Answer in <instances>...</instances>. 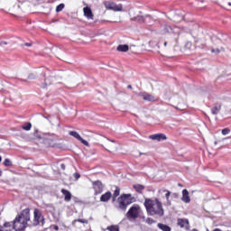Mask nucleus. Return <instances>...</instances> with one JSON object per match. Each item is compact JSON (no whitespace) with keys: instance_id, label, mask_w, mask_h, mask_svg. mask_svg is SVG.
<instances>
[{"instance_id":"obj_1","label":"nucleus","mask_w":231,"mask_h":231,"mask_svg":"<svg viewBox=\"0 0 231 231\" xmlns=\"http://www.w3.org/2000/svg\"><path fill=\"white\" fill-rule=\"evenodd\" d=\"M144 207L148 216H158V217H163V206L158 199H146L144 201Z\"/></svg>"},{"instance_id":"obj_2","label":"nucleus","mask_w":231,"mask_h":231,"mask_svg":"<svg viewBox=\"0 0 231 231\" xmlns=\"http://www.w3.org/2000/svg\"><path fill=\"white\" fill-rule=\"evenodd\" d=\"M131 194H122L117 199L119 210H122V212H125V210H127V207H129V205H131L134 202L133 198H131Z\"/></svg>"},{"instance_id":"obj_3","label":"nucleus","mask_w":231,"mask_h":231,"mask_svg":"<svg viewBox=\"0 0 231 231\" xmlns=\"http://www.w3.org/2000/svg\"><path fill=\"white\" fill-rule=\"evenodd\" d=\"M27 226L28 224H26L22 218H19L18 216L13 221V228L15 231H24Z\"/></svg>"},{"instance_id":"obj_4","label":"nucleus","mask_w":231,"mask_h":231,"mask_svg":"<svg viewBox=\"0 0 231 231\" xmlns=\"http://www.w3.org/2000/svg\"><path fill=\"white\" fill-rule=\"evenodd\" d=\"M33 225L38 226V225H44V217L42 213L38 208H35L33 211Z\"/></svg>"},{"instance_id":"obj_5","label":"nucleus","mask_w":231,"mask_h":231,"mask_svg":"<svg viewBox=\"0 0 231 231\" xmlns=\"http://www.w3.org/2000/svg\"><path fill=\"white\" fill-rule=\"evenodd\" d=\"M138 216H140V207L134 205L126 213V217L128 219H137Z\"/></svg>"},{"instance_id":"obj_6","label":"nucleus","mask_w":231,"mask_h":231,"mask_svg":"<svg viewBox=\"0 0 231 231\" xmlns=\"http://www.w3.org/2000/svg\"><path fill=\"white\" fill-rule=\"evenodd\" d=\"M104 5L106 10H112L113 12H122L124 10L122 4L117 5L116 3L107 1Z\"/></svg>"},{"instance_id":"obj_7","label":"nucleus","mask_w":231,"mask_h":231,"mask_svg":"<svg viewBox=\"0 0 231 231\" xmlns=\"http://www.w3.org/2000/svg\"><path fill=\"white\" fill-rule=\"evenodd\" d=\"M93 189L95 190V195L97 196V194H102L104 190V184H102V181L96 180L92 181Z\"/></svg>"},{"instance_id":"obj_8","label":"nucleus","mask_w":231,"mask_h":231,"mask_svg":"<svg viewBox=\"0 0 231 231\" xmlns=\"http://www.w3.org/2000/svg\"><path fill=\"white\" fill-rule=\"evenodd\" d=\"M42 142L46 147H55V137L47 135L42 138Z\"/></svg>"},{"instance_id":"obj_9","label":"nucleus","mask_w":231,"mask_h":231,"mask_svg":"<svg viewBox=\"0 0 231 231\" xmlns=\"http://www.w3.org/2000/svg\"><path fill=\"white\" fill-rule=\"evenodd\" d=\"M138 97H141L146 102H156V97L147 92H141L138 94Z\"/></svg>"},{"instance_id":"obj_10","label":"nucleus","mask_w":231,"mask_h":231,"mask_svg":"<svg viewBox=\"0 0 231 231\" xmlns=\"http://www.w3.org/2000/svg\"><path fill=\"white\" fill-rule=\"evenodd\" d=\"M69 134L70 136H73L74 138H76V140H79V142H81V143H83V145H86V147H89V143H88V141L84 140L80 134H79L77 132L75 131H70L69 133Z\"/></svg>"},{"instance_id":"obj_11","label":"nucleus","mask_w":231,"mask_h":231,"mask_svg":"<svg viewBox=\"0 0 231 231\" xmlns=\"http://www.w3.org/2000/svg\"><path fill=\"white\" fill-rule=\"evenodd\" d=\"M19 219H22L26 224H28V221H30V208H25L22 211L20 215H18Z\"/></svg>"},{"instance_id":"obj_12","label":"nucleus","mask_w":231,"mask_h":231,"mask_svg":"<svg viewBox=\"0 0 231 231\" xmlns=\"http://www.w3.org/2000/svg\"><path fill=\"white\" fill-rule=\"evenodd\" d=\"M130 21H134L135 23H139L140 24L145 23V18L143 15L137 14L136 16H133L132 14H130Z\"/></svg>"},{"instance_id":"obj_13","label":"nucleus","mask_w":231,"mask_h":231,"mask_svg":"<svg viewBox=\"0 0 231 231\" xmlns=\"http://www.w3.org/2000/svg\"><path fill=\"white\" fill-rule=\"evenodd\" d=\"M151 140H156L157 142H162V140H167V135L164 134H155L150 135Z\"/></svg>"},{"instance_id":"obj_14","label":"nucleus","mask_w":231,"mask_h":231,"mask_svg":"<svg viewBox=\"0 0 231 231\" xmlns=\"http://www.w3.org/2000/svg\"><path fill=\"white\" fill-rule=\"evenodd\" d=\"M117 149H118V144L115 142H109L106 144V151H108V152H116Z\"/></svg>"},{"instance_id":"obj_15","label":"nucleus","mask_w":231,"mask_h":231,"mask_svg":"<svg viewBox=\"0 0 231 231\" xmlns=\"http://www.w3.org/2000/svg\"><path fill=\"white\" fill-rule=\"evenodd\" d=\"M111 198H113V193H111V191H107L105 194L101 195L100 201L102 203H107V201H109Z\"/></svg>"},{"instance_id":"obj_16","label":"nucleus","mask_w":231,"mask_h":231,"mask_svg":"<svg viewBox=\"0 0 231 231\" xmlns=\"http://www.w3.org/2000/svg\"><path fill=\"white\" fill-rule=\"evenodd\" d=\"M177 225L180 226V228H189V219L179 218L177 221Z\"/></svg>"},{"instance_id":"obj_17","label":"nucleus","mask_w":231,"mask_h":231,"mask_svg":"<svg viewBox=\"0 0 231 231\" xmlns=\"http://www.w3.org/2000/svg\"><path fill=\"white\" fill-rule=\"evenodd\" d=\"M133 48H134V45H131L130 47L127 44L118 45L117 51L125 52V51H129V50H133Z\"/></svg>"},{"instance_id":"obj_18","label":"nucleus","mask_w":231,"mask_h":231,"mask_svg":"<svg viewBox=\"0 0 231 231\" xmlns=\"http://www.w3.org/2000/svg\"><path fill=\"white\" fill-rule=\"evenodd\" d=\"M181 201H183V203H190V197L189 196V190L187 189L182 190Z\"/></svg>"},{"instance_id":"obj_19","label":"nucleus","mask_w":231,"mask_h":231,"mask_svg":"<svg viewBox=\"0 0 231 231\" xmlns=\"http://www.w3.org/2000/svg\"><path fill=\"white\" fill-rule=\"evenodd\" d=\"M83 12H84V15H85V17H87V19H93V11H91V8L84 7Z\"/></svg>"},{"instance_id":"obj_20","label":"nucleus","mask_w":231,"mask_h":231,"mask_svg":"<svg viewBox=\"0 0 231 231\" xmlns=\"http://www.w3.org/2000/svg\"><path fill=\"white\" fill-rule=\"evenodd\" d=\"M54 80H55V78H53V76H49L45 78V82H44V85H42V88H46V86H51Z\"/></svg>"},{"instance_id":"obj_21","label":"nucleus","mask_w":231,"mask_h":231,"mask_svg":"<svg viewBox=\"0 0 231 231\" xmlns=\"http://www.w3.org/2000/svg\"><path fill=\"white\" fill-rule=\"evenodd\" d=\"M61 194L65 196V201H71V192H69V190L62 189Z\"/></svg>"},{"instance_id":"obj_22","label":"nucleus","mask_w":231,"mask_h":231,"mask_svg":"<svg viewBox=\"0 0 231 231\" xmlns=\"http://www.w3.org/2000/svg\"><path fill=\"white\" fill-rule=\"evenodd\" d=\"M221 111V104H217L213 108H211L212 115H218Z\"/></svg>"},{"instance_id":"obj_23","label":"nucleus","mask_w":231,"mask_h":231,"mask_svg":"<svg viewBox=\"0 0 231 231\" xmlns=\"http://www.w3.org/2000/svg\"><path fill=\"white\" fill-rule=\"evenodd\" d=\"M134 189L136 190V192H139V194H142V190H143V189H145V186H143L142 184H135V185H134Z\"/></svg>"},{"instance_id":"obj_24","label":"nucleus","mask_w":231,"mask_h":231,"mask_svg":"<svg viewBox=\"0 0 231 231\" xmlns=\"http://www.w3.org/2000/svg\"><path fill=\"white\" fill-rule=\"evenodd\" d=\"M158 228H160V230H162V231H171V226L162 223L158 224Z\"/></svg>"},{"instance_id":"obj_25","label":"nucleus","mask_w":231,"mask_h":231,"mask_svg":"<svg viewBox=\"0 0 231 231\" xmlns=\"http://www.w3.org/2000/svg\"><path fill=\"white\" fill-rule=\"evenodd\" d=\"M159 194H163V192L165 193V198L167 199V201H169V198H171V191L167 190V189H159Z\"/></svg>"},{"instance_id":"obj_26","label":"nucleus","mask_w":231,"mask_h":231,"mask_svg":"<svg viewBox=\"0 0 231 231\" xmlns=\"http://www.w3.org/2000/svg\"><path fill=\"white\" fill-rule=\"evenodd\" d=\"M106 230H108V231H120V226H118L117 225L108 226L106 227Z\"/></svg>"},{"instance_id":"obj_27","label":"nucleus","mask_w":231,"mask_h":231,"mask_svg":"<svg viewBox=\"0 0 231 231\" xmlns=\"http://www.w3.org/2000/svg\"><path fill=\"white\" fill-rule=\"evenodd\" d=\"M196 47L199 48L200 50H205V48H207V43L202 42L199 44V42L196 41Z\"/></svg>"},{"instance_id":"obj_28","label":"nucleus","mask_w":231,"mask_h":231,"mask_svg":"<svg viewBox=\"0 0 231 231\" xmlns=\"http://www.w3.org/2000/svg\"><path fill=\"white\" fill-rule=\"evenodd\" d=\"M22 129H23V131H30V129H32V123H25L22 126Z\"/></svg>"},{"instance_id":"obj_29","label":"nucleus","mask_w":231,"mask_h":231,"mask_svg":"<svg viewBox=\"0 0 231 231\" xmlns=\"http://www.w3.org/2000/svg\"><path fill=\"white\" fill-rule=\"evenodd\" d=\"M64 4H60L59 5L56 6V12L59 14V12H62L64 10Z\"/></svg>"},{"instance_id":"obj_30","label":"nucleus","mask_w":231,"mask_h":231,"mask_svg":"<svg viewBox=\"0 0 231 231\" xmlns=\"http://www.w3.org/2000/svg\"><path fill=\"white\" fill-rule=\"evenodd\" d=\"M172 32V27L171 25L164 26V33H171Z\"/></svg>"},{"instance_id":"obj_31","label":"nucleus","mask_w":231,"mask_h":231,"mask_svg":"<svg viewBox=\"0 0 231 231\" xmlns=\"http://www.w3.org/2000/svg\"><path fill=\"white\" fill-rule=\"evenodd\" d=\"M113 196H115V198H118L120 196V188L116 187Z\"/></svg>"},{"instance_id":"obj_32","label":"nucleus","mask_w":231,"mask_h":231,"mask_svg":"<svg viewBox=\"0 0 231 231\" xmlns=\"http://www.w3.org/2000/svg\"><path fill=\"white\" fill-rule=\"evenodd\" d=\"M3 226L10 230V228L14 226V222H5Z\"/></svg>"},{"instance_id":"obj_33","label":"nucleus","mask_w":231,"mask_h":231,"mask_svg":"<svg viewBox=\"0 0 231 231\" xmlns=\"http://www.w3.org/2000/svg\"><path fill=\"white\" fill-rule=\"evenodd\" d=\"M222 134H223L224 136H226V134H230V128H224V129L222 130Z\"/></svg>"},{"instance_id":"obj_34","label":"nucleus","mask_w":231,"mask_h":231,"mask_svg":"<svg viewBox=\"0 0 231 231\" xmlns=\"http://www.w3.org/2000/svg\"><path fill=\"white\" fill-rule=\"evenodd\" d=\"M4 165H5V167H10L12 165V161H10V159H5L4 161Z\"/></svg>"},{"instance_id":"obj_35","label":"nucleus","mask_w":231,"mask_h":231,"mask_svg":"<svg viewBox=\"0 0 231 231\" xmlns=\"http://www.w3.org/2000/svg\"><path fill=\"white\" fill-rule=\"evenodd\" d=\"M146 223H147L148 225H152V224L156 223V221H155L154 219L151 218V217H148V218L146 219Z\"/></svg>"},{"instance_id":"obj_36","label":"nucleus","mask_w":231,"mask_h":231,"mask_svg":"<svg viewBox=\"0 0 231 231\" xmlns=\"http://www.w3.org/2000/svg\"><path fill=\"white\" fill-rule=\"evenodd\" d=\"M28 79H29V80H35V79H37V75L29 74Z\"/></svg>"},{"instance_id":"obj_37","label":"nucleus","mask_w":231,"mask_h":231,"mask_svg":"<svg viewBox=\"0 0 231 231\" xmlns=\"http://www.w3.org/2000/svg\"><path fill=\"white\" fill-rule=\"evenodd\" d=\"M77 221H78V223H83L85 225H88V220H86L84 218H79L78 220H75V222H77Z\"/></svg>"},{"instance_id":"obj_38","label":"nucleus","mask_w":231,"mask_h":231,"mask_svg":"<svg viewBox=\"0 0 231 231\" xmlns=\"http://www.w3.org/2000/svg\"><path fill=\"white\" fill-rule=\"evenodd\" d=\"M0 230L1 231H10V229L8 227H5L4 226H0Z\"/></svg>"},{"instance_id":"obj_39","label":"nucleus","mask_w":231,"mask_h":231,"mask_svg":"<svg viewBox=\"0 0 231 231\" xmlns=\"http://www.w3.org/2000/svg\"><path fill=\"white\" fill-rule=\"evenodd\" d=\"M219 52H220L219 49H212L211 50V53H219Z\"/></svg>"},{"instance_id":"obj_40","label":"nucleus","mask_w":231,"mask_h":231,"mask_svg":"<svg viewBox=\"0 0 231 231\" xmlns=\"http://www.w3.org/2000/svg\"><path fill=\"white\" fill-rule=\"evenodd\" d=\"M73 176H74V178L76 179V180H79V178H80V174L79 173H74L73 174Z\"/></svg>"},{"instance_id":"obj_41","label":"nucleus","mask_w":231,"mask_h":231,"mask_svg":"<svg viewBox=\"0 0 231 231\" xmlns=\"http://www.w3.org/2000/svg\"><path fill=\"white\" fill-rule=\"evenodd\" d=\"M8 42H0V46H6Z\"/></svg>"},{"instance_id":"obj_42","label":"nucleus","mask_w":231,"mask_h":231,"mask_svg":"<svg viewBox=\"0 0 231 231\" xmlns=\"http://www.w3.org/2000/svg\"><path fill=\"white\" fill-rule=\"evenodd\" d=\"M32 42H26V43H24V46H27V47H30V46H32Z\"/></svg>"},{"instance_id":"obj_43","label":"nucleus","mask_w":231,"mask_h":231,"mask_svg":"<svg viewBox=\"0 0 231 231\" xmlns=\"http://www.w3.org/2000/svg\"><path fill=\"white\" fill-rule=\"evenodd\" d=\"M60 167H61L62 171H66V164L62 163V164H60Z\"/></svg>"},{"instance_id":"obj_44","label":"nucleus","mask_w":231,"mask_h":231,"mask_svg":"<svg viewBox=\"0 0 231 231\" xmlns=\"http://www.w3.org/2000/svg\"><path fill=\"white\" fill-rule=\"evenodd\" d=\"M112 201L115 203V201H116V197H115V195H112Z\"/></svg>"},{"instance_id":"obj_45","label":"nucleus","mask_w":231,"mask_h":231,"mask_svg":"<svg viewBox=\"0 0 231 231\" xmlns=\"http://www.w3.org/2000/svg\"><path fill=\"white\" fill-rule=\"evenodd\" d=\"M127 88H128V89H133V86L128 85V86H127Z\"/></svg>"},{"instance_id":"obj_46","label":"nucleus","mask_w":231,"mask_h":231,"mask_svg":"<svg viewBox=\"0 0 231 231\" xmlns=\"http://www.w3.org/2000/svg\"><path fill=\"white\" fill-rule=\"evenodd\" d=\"M213 231H221V229L216 228V229H214Z\"/></svg>"},{"instance_id":"obj_47","label":"nucleus","mask_w":231,"mask_h":231,"mask_svg":"<svg viewBox=\"0 0 231 231\" xmlns=\"http://www.w3.org/2000/svg\"><path fill=\"white\" fill-rule=\"evenodd\" d=\"M54 229H55V230H59V226H56L54 227Z\"/></svg>"},{"instance_id":"obj_48","label":"nucleus","mask_w":231,"mask_h":231,"mask_svg":"<svg viewBox=\"0 0 231 231\" xmlns=\"http://www.w3.org/2000/svg\"><path fill=\"white\" fill-rule=\"evenodd\" d=\"M227 5H228L229 6H231V2H228Z\"/></svg>"},{"instance_id":"obj_49","label":"nucleus","mask_w":231,"mask_h":231,"mask_svg":"<svg viewBox=\"0 0 231 231\" xmlns=\"http://www.w3.org/2000/svg\"><path fill=\"white\" fill-rule=\"evenodd\" d=\"M164 46H167V42H164Z\"/></svg>"},{"instance_id":"obj_50","label":"nucleus","mask_w":231,"mask_h":231,"mask_svg":"<svg viewBox=\"0 0 231 231\" xmlns=\"http://www.w3.org/2000/svg\"><path fill=\"white\" fill-rule=\"evenodd\" d=\"M215 145H217V141L215 142Z\"/></svg>"},{"instance_id":"obj_51","label":"nucleus","mask_w":231,"mask_h":231,"mask_svg":"<svg viewBox=\"0 0 231 231\" xmlns=\"http://www.w3.org/2000/svg\"><path fill=\"white\" fill-rule=\"evenodd\" d=\"M145 17H149V18H151V15H146Z\"/></svg>"},{"instance_id":"obj_52","label":"nucleus","mask_w":231,"mask_h":231,"mask_svg":"<svg viewBox=\"0 0 231 231\" xmlns=\"http://www.w3.org/2000/svg\"><path fill=\"white\" fill-rule=\"evenodd\" d=\"M142 154H143V153L140 152V156H142Z\"/></svg>"},{"instance_id":"obj_53","label":"nucleus","mask_w":231,"mask_h":231,"mask_svg":"<svg viewBox=\"0 0 231 231\" xmlns=\"http://www.w3.org/2000/svg\"><path fill=\"white\" fill-rule=\"evenodd\" d=\"M2 161V158H1V156H0V162Z\"/></svg>"}]
</instances>
